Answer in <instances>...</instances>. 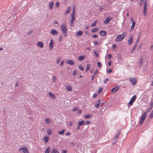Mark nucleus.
I'll return each instance as SVG.
<instances>
[{"mask_svg":"<svg viewBox=\"0 0 153 153\" xmlns=\"http://www.w3.org/2000/svg\"><path fill=\"white\" fill-rule=\"evenodd\" d=\"M127 34L126 32H125L122 34L118 35L116 36V38L115 39V40L116 42H119L122 41L124 39Z\"/></svg>","mask_w":153,"mask_h":153,"instance_id":"1","label":"nucleus"},{"mask_svg":"<svg viewBox=\"0 0 153 153\" xmlns=\"http://www.w3.org/2000/svg\"><path fill=\"white\" fill-rule=\"evenodd\" d=\"M61 29L63 34L65 37L67 36V29L66 24L65 23L62 24L61 26Z\"/></svg>","mask_w":153,"mask_h":153,"instance_id":"2","label":"nucleus"},{"mask_svg":"<svg viewBox=\"0 0 153 153\" xmlns=\"http://www.w3.org/2000/svg\"><path fill=\"white\" fill-rule=\"evenodd\" d=\"M147 113V111H146L143 114V115L142 116L141 118L140 121V125H141V124L144 121L145 119V118L146 117Z\"/></svg>","mask_w":153,"mask_h":153,"instance_id":"3","label":"nucleus"},{"mask_svg":"<svg viewBox=\"0 0 153 153\" xmlns=\"http://www.w3.org/2000/svg\"><path fill=\"white\" fill-rule=\"evenodd\" d=\"M147 1L145 0L144 4L143 14L146 16L147 14Z\"/></svg>","mask_w":153,"mask_h":153,"instance_id":"4","label":"nucleus"},{"mask_svg":"<svg viewBox=\"0 0 153 153\" xmlns=\"http://www.w3.org/2000/svg\"><path fill=\"white\" fill-rule=\"evenodd\" d=\"M131 20L132 22V25L130 29V31H131L133 30L134 29L135 27V25L136 24L134 20V19L133 18H131Z\"/></svg>","mask_w":153,"mask_h":153,"instance_id":"5","label":"nucleus"},{"mask_svg":"<svg viewBox=\"0 0 153 153\" xmlns=\"http://www.w3.org/2000/svg\"><path fill=\"white\" fill-rule=\"evenodd\" d=\"M129 81L133 85H135L137 83V79L135 78L130 77Z\"/></svg>","mask_w":153,"mask_h":153,"instance_id":"6","label":"nucleus"},{"mask_svg":"<svg viewBox=\"0 0 153 153\" xmlns=\"http://www.w3.org/2000/svg\"><path fill=\"white\" fill-rule=\"evenodd\" d=\"M133 40V36L132 34H131L130 35L129 38L128 40V45H130L131 44Z\"/></svg>","mask_w":153,"mask_h":153,"instance_id":"7","label":"nucleus"},{"mask_svg":"<svg viewBox=\"0 0 153 153\" xmlns=\"http://www.w3.org/2000/svg\"><path fill=\"white\" fill-rule=\"evenodd\" d=\"M136 98V96L134 95L131 99L130 101L129 102V104L130 105L133 104V102L135 101Z\"/></svg>","mask_w":153,"mask_h":153,"instance_id":"8","label":"nucleus"},{"mask_svg":"<svg viewBox=\"0 0 153 153\" xmlns=\"http://www.w3.org/2000/svg\"><path fill=\"white\" fill-rule=\"evenodd\" d=\"M138 42H139V41H137V40L135 42V43L134 45L133 46V48L132 50H131V54H132L134 50L136 48V47H137V44H138Z\"/></svg>","mask_w":153,"mask_h":153,"instance_id":"9","label":"nucleus"},{"mask_svg":"<svg viewBox=\"0 0 153 153\" xmlns=\"http://www.w3.org/2000/svg\"><path fill=\"white\" fill-rule=\"evenodd\" d=\"M120 88L118 86H116L111 89V91L113 93H114L117 91Z\"/></svg>","mask_w":153,"mask_h":153,"instance_id":"10","label":"nucleus"},{"mask_svg":"<svg viewBox=\"0 0 153 153\" xmlns=\"http://www.w3.org/2000/svg\"><path fill=\"white\" fill-rule=\"evenodd\" d=\"M54 2L52 1H50L49 5V8L50 10H51L53 9Z\"/></svg>","mask_w":153,"mask_h":153,"instance_id":"11","label":"nucleus"},{"mask_svg":"<svg viewBox=\"0 0 153 153\" xmlns=\"http://www.w3.org/2000/svg\"><path fill=\"white\" fill-rule=\"evenodd\" d=\"M22 150L23 153H28V151L27 148L26 147L21 148L19 149V150Z\"/></svg>","mask_w":153,"mask_h":153,"instance_id":"12","label":"nucleus"},{"mask_svg":"<svg viewBox=\"0 0 153 153\" xmlns=\"http://www.w3.org/2000/svg\"><path fill=\"white\" fill-rule=\"evenodd\" d=\"M66 63L67 64H68L71 65H74V62L73 61L70 59L67 60L66 61Z\"/></svg>","mask_w":153,"mask_h":153,"instance_id":"13","label":"nucleus"},{"mask_svg":"<svg viewBox=\"0 0 153 153\" xmlns=\"http://www.w3.org/2000/svg\"><path fill=\"white\" fill-rule=\"evenodd\" d=\"M121 132V131H118V133L116 135L114 139L115 141H116V142H117L118 140V137L119 134H120Z\"/></svg>","mask_w":153,"mask_h":153,"instance_id":"14","label":"nucleus"},{"mask_svg":"<svg viewBox=\"0 0 153 153\" xmlns=\"http://www.w3.org/2000/svg\"><path fill=\"white\" fill-rule=\"evenodd\" d=\"M50 33L53 35H58V32L55 30L52 29Z\"/></svg>","mask_w":153,"mask_h":153,"instance_id":"15","label":"nucleus"},{"mask_svg":"<svg viewBox=\"0 0 153 153\" xmlns=\"http://www.w3.org/2000/svg\"><path fill=\"white\" fill-rule=\"evenodd\" d=\"M100 103V100H98L97 101V103L94 105V107L98 108L99 107Z\"/></svg>","mask_w":153,"mask_h":153,"instance_id":"16","label":"nucleus"},{"mask_svg":"<svg viewBox=\"0 0 153 153\" xmlns=\"http://www.w3.org/2000/svg\"><path fill=\"white\" fill-rule=\"evenodd\" d=\"M100 34L101 36H104L106 35L107 32L104 30H102L100 32Z\"/></svg>","mask_w":153,"mask_h":153,"instance_id":"17","label":"nucleus"},{"mask_svg":"<svg viewBox=\"0 0 153 153\" xmlns=\"http://www.w3.org/2000/svg\"><path fill=\"white\" fill-rule=\"evenodd\" d=\"M54 44L53 41L52 39H51V40L50 42L49 43V47L51 50L53 46V44Z\"/></svg>","mask_w":153,"mask_h":153,"instance_id":"18","label":"nucleus"},{"mask_svg":"<svg viewBox=\"0 0 153 153\" xmlns=\"http://www.w3.org/2000/svg\"><path fill=\"white\" fill-rule=\"evenodd\" d=\"M71 18L70 21V25L71 26H73L74 25V22L75 20V18L71 17Z\"/></svg>","mask_w":153,"mask_h":153,"instance_id":"19","label":"nucleus"},{"mask_svg":"<svg viewBox=\"0 0 153 153\" xmlns=\"http://www.w3.org/2000/svg\"><path fill=\"white\" fill-rule=\"evenodd\" d=\"M37 45L38 47H39L41 48H42L43 47V43L42 42H39L37 43Z\"/></svg>","mask_w":153,"mask_h":153,"instance_id":"20","label":"nucleus"},{"mask_svg":"<svg viewBox=\"0 0 153 153\" xmlns=\"http://www.w3.org/2000/svg\"><path fill=\"white\" fill-rule=\"evenodd\" d=\"M85 57V55H82L79 57L78 60L79 61H81L83 60Z\"/></svg>","mask_w":153,"mask_h":153,"instance_id":"21","label":"nucleus"},{"mask_svg":"<svg viewBox=\"0 0 153 153\" xmlns=\"http://www.w3.org/2000/svg\"><path fill=\"white\" fill-rule=\"evenodd\" d=\"M110 19L109 17H107L105 19V20L104 21V23L105 24H107L109 23Z\"/></svg>","mask_w":153,"mask_h":153,"instance_id":"22","label":"nucleus"},{"mask_svg":"<svg viewBox=\"0 0 153 153\" xmlns=\"http://www.w3.org/2000/svg\"><path fill=\"white\" fill-rule=\"evenodd\" d=\"M49 94L50 96V97L53 99H54L56 98V96L55 95H54L52 93H51V92H49Z\"/></svg>","mask_w":153,"mask_h":153,"instance_id":"23","label":"nucleus"},{"mask_svg":"<svg viewBox=\"0 0 153 153\" xmlns=\"http://www.w3.org/2000/svg\"><path fill=\"white\" fill-rule=\"evenodd\" d=\"M153 106V102H152L151 103L149 107V108L148 110L146 111H147V112H148L150 111H151L152 108Z\"/></svg>","mask_w":153,"mask_h":153,"instance_id":"24","label":"nucleus"},{"mask_svg":"<svg viewBox=\"0 0 153 153\" xmlns=\"http://www.w3.org/2000/svg\"><path fill=\"white\" fill-rule=\"evenodd\" d=\"M82 33L83 32L82 30H79L78 32L76 33V35L77 36H80L82 35Z\"/></svg>","mask_w":153,"mask_h":153,"instance_id":"25","label":"nucleus"},{"mask_svg":"<svg viewBox=\"0 0 153 153\" xmlns=\"http://www.w3.org/2000/svg\"><path fill=\"white\" fill-rule=\"evenodd\" d=\"M85 123V121L84 120H82L81 121L79 122L78 123V125H79V126L83 125Z\"/></svg>","mask_w":153,"mask_h":153,"instance_id":"26","label":"nucleus"},{"mask_svg":"<svg viewBox=\"0 0 153 153\" xmlns=\"http://www.w3.org/2000/svg\"><path fill=\"white\" fill-rule=\"evenodd\" d=\"M49 137H44V140L45 141V143H47L49 140Z\"/></svg>","mask_w":153,"mask_h":153,"instance_id":"27","label":"nucleus"},{"mask_svg":"<svg viewBox=\"0 0 153 153\" xmlns=\"http://www.w3.org/2000/svg\"><path fill=\"white\" fill-rule=\"evenodd\" d=\"M99 29V28L97 27H96L93 28L91 30V32L93 33L97 31Z\"/></svg>","mask_w":153,"mask_h":153,"instance_id":"28","label":"nucleus"},{"mask_svg":"<svg viewBox=\"0 0 153 153\" xmlns=\"http://www.w3.org/2000/svg\"><path fill=\"white\" fill-rule=\"evenodd\" d=\"M51 149L50 147H48L47 149H46L45 152V153H49V152L50 151Z\"/></svg>","mask_w":153,"mask_h":153,"instance_id":"29","label":"nucleus"},{"mask_svg":"<svg viewBox=\"0 0 153 153\" xmlns=\"http://www.w3.org/2000/svg\"><path fill=\"white\" fill-rule=\"evenodd\" d=\"M71 9V7H69L66 10V11L65 12V14H67L70 12V10Z\"/></svg>","mask_w":153,"mask_h":153,"instance_id":"30","label":"nucleus"},{"mask_svg":"<svg viewBox=\"0 0 153 153\" xmlns=\"http://www.w3.org/2000/svg\"><path fill=\"white\" fill-rule=\"evenodd\" d=\"M90 66L88 64L87 65V67L85 70V71L86 72L88 71L90 69Z\"/></svg>","mask_w":153,"mask_h":153,"instance_id":"31","label":"nucleus"},{"mask_svg":"<svg viewBox=\"0 0 153 153\" xmlns=\"http://www.w3.org/2000/svg\"><path fill=\"white\" fill-rule=\"evenodd\" d=\"M66 89L69 91H71L72 90L71 87L70 85L67 86L66 87Z\"/></svg>","mask_w":153,"mask_h":153,"instance_id":"32","label":"nucleus"},{"mask_svg":"<svg viewBox=\"0 0 153 153\" xmlns=\"http://www.w3.org/2000/svg\"><path fill=\"white\" fill-rule=\"evenodd\" d=\"M97 20L95 21L92 24L91 26V27H94L96 25L97 23Z\"/></svg>","mask_w":153,"mask_h":153,"instance_id":"33","label":"nucleus"},{"mask_svg":"<svg viewBox=\"0 0 153 153\" xmlns=\"http://www.w3.org/2000/svg\"><path fill=\"white\" fill-rule=\"evenodd\" d=\"M61 57L60 56H59L57 57V60H56V63L57 64H58L59 62L60 61V60H61Z\"/></svg>","mask_w":153,"mask_h":153,"instance_id":"34","label":"nucleus"},{"mask_svg":"<svg viewBox=\"0 0 153 153\" xmlns=\"http://www.w3.org/2000/svg\"><path fill=\"white\" fill-rule=\"evenodd\" d=\"M47 133L48 135H51L52 133L51 130L50 129H48L47 130Z\"/></svg>","mask_w":153,"mask_h":153,"instance_id":"35","label":"nucleus"},{"mask_svg":"<svg viewBox=\"0 0 153 153\" xmlns=\"http://www.w3.org/2000/svg\"><path fill=\"white\" fill-rule=\"evenodd\" d=\"M65 131V130L63 129L62 131H59L58 133L59 134H63Z\"/></svg>","mask_w":153,"mask_h":153,"instance_id":"36","label":"nucleus"},{"mask_svg":"<svg viewBox=\"0 0 153 153\" xmlns=\"http://www.w3.org/2000/svg\"><path fill=\"white\" fill-rule=\"evenodd\" d=\"M149 118H153V110L150 113L149 117Z\"/></svg>","mask_w":153,"mask_h":153,"instance_id":"37","label":"nucleus"},{"mask_svg":"<svg viewBox=\"0 0 153 153\" xmlns=\"http://www.w3.org/2000/svg\"><path fill=\"white\" fill-rule=\"evenodd\" d=\"M103 88L102 87L100 88L99 89L98 91V93L100 94L101 93L102 91V90Z\"/></svg>","mask_w":153,"mask_h":153,"instance_id":"38","label":"nucleus"},{"mask_svg":"<svg viewBox=\"0 0 153 153\" xmlns=\"http://www.w3.org/2000/svg\"><path fill=\"white\" fill-rule=\"evenodd\" d=\"M141 33L140 32H139L138 34V37H137V41H139V39H140V36H141Z\"/></svg>","mask_w":153,"mask_h":153,"instance_id":"39","label":"nucleus"},{"mask_svg":"<svg viewBox=\"0 0 153 153\" xmlns=\"http://www.w3.org/2000/svg\"><path fill=\"white\" fill-rule=\"evenodd\" d=\"M45 122L49 124L51 121L49 118H46L45 120Z\"/></svg>","mask_w":153,"mask_h":153,"instance_id":"40","label":"nucleus"},{"mask_svg":"<svg viewBox=\"0 0 153 153\" xmlns=\"http://www.w3.org/2000/svg\"><path fill=\"white\" fill-rule=\"evenodd\" d=\"M98 72V71L97 70H96L94 72L93 74L92 75V76L95 77L96 75L97 74V73Z\"/></svg>","mask_w":153,"mask_h":153,"instance_id":"41","label":"nucleus"},{"mask_svg":"<svg viewBox=\"0 0 153 153\" xmlns=\"http://www.w3.org/2000/svg\"><path fill=\"white\" fill-rule=\"evenodd\" d=\"M91 114H88V115H86L85 116V117L86 119H88L90 117H91Z\"/></svg>","mask_w":153,"mask_h":153,"instance_id":"42","label":"nucleus"},{"mask_svg":"<svg viewBox=\"0 0 153 153\" xmlns=\"http://www.w3.org/2000/svg\"><path fill=\"white\" fill-rule=\"evenodd\" d=\"M104 6H100V7L99 10L100 11H102V10L104 8Z\"/></svg>","mask_w":153,"mask_h":153,"instance_id":"43","label":"nucleus"},{"mask_svg":"<svg viewBox=\"0 0 153 153\" xmlns=\"http://www.w3.org/2000/svg\"><path fill=\"white\" fill-rule=\"evenodd\" d=\"M76 74H77L76 70V69H74L73 72V74L74 75H76Z\"/></svg>","mask_w":153,"mask_h":153,"instance_id":"44","label":"nucleus"},{"mask_svg":"<svg viewBox=\"0 0 153 153\" xmlns=\"http://www.w3.org/2000/svg\"><path fill=\"white\" fill-rule=\"evenodd\" d=\"M63 36L62 35H60L59 38V42H60L61 41L62 39Z\"/></svg>","mask_w":153,"mask_h":153,"instance_id":"45","label":"nucleus"},{"mask_svg":"<svg viewBox=\"0 0 153 153\" xmlns=\"http://www.w3.org/2000/svg\"><path fill=\"white\" fill-rule=\"evenodd\" d=\"M64 63V60H62L60 62V63L59 65L60 66V67H62Z\"/></svg>","mask_w":153,"mask_h":153,"instance_id":"46","label":"nucleus"},{"mask_svg":"<svg viewBox=\"0 0 153 153\" xmlns=\"http://www.w3.org/2000/svg\"><path fill=\"white\" fill-rule=\"evenodd\" d=\"M97 65L99 68H100L102 66V64L99 62H97Z\"/></svg>","mask_w":153,"mask_h":153,"instance_id":"47","label":"nucleus"},{"mask_svg":"<svg viewBox=\"0 0 153 153\" xmlns=\"http://www.w3.org/2000/svg\"><path fill=\"white\" fill-rule=\"evenodd\" d=\"M108 78H105L103 81V83L105 84L106 83L108 82Z\"/></svg>","mask_w":153,"mask_h":153,"instance_id":"48","label":"nucleus"},{"mask_svg":"<svg viewBox=\"0 0 153 153\" xmlns=\"http://www.w3.org/2000/svg\"><path fill=\"white\" fill-rule=\"evenodd\" d=\"M91 123V121L87 120L85 122V125H89Z\"/></svg>","mask_w":153,"mask_h":153,"instance_id":"49","label":"nucleus"},{"mask_svg":"<svg viewBox=\"0 0 153 153\" xmlns=\"http://www.w3.org/2000/svg\"><path fill=\"white\" fill-rule=\"evenodd\" d=\"M79 68L81 70H84V68L81 65H79Z\"/></svg>","mask_w":153,"mask_h":153,"instance_id":"50","label":"nucleus"},{"mask_svg":"<svg viewBox=\"0 0 153 153\" xmlns=\"http://www.w3.org/2000/svg\"><path fill=\"white\" fill-rule=\"evenodd\" d=\"M94 54L97 57H99V55L97 53L96 51H94Z\"/></svg>","mask_w":153,"mask_h":153,"instance_id":"51","label":"nucleus"},{"mask_svg":"<svg viewBox=\"0 0 153 153\" xmlns=\"http://www.w3.org/2000/svg\"><path fill=\"white\" fill-rule=\"evenodd\" d=\"M55 148L53 147V149L51 150V153H55Z\"/></svg>","mask_w":153,"mask_h":153,"instance_id":"52","label":"nucleus"},{"mask_svg":"<svg viewBox=\"0 0 153 153\" xmlns=\"http://www.w3.org/2000/svg\"><path fill=\"white\" fill-rule=\"evenodd\" d=\"M143 61V58L142 57H140V61L139 62L140 64L142 63V62Z\"/></svg>","mask_w":153,"mask_h":153,"instance_id":"53","label":"nucleus"},{"mask_svg":"<svg viewBox=\"0 0 153 153\" xmlns=\"http://www.w3.org/2000/svg\"><path fill=\"white\" fill-rule=\"evenodd\" d=\"M75 13L72 12V13L71 14V17L75 18Z\"/></svg>","mask_w":153,"mask_h":153,"instance_id":"54","label":"nucleus"},{"mask_svg":"<svg viewBox=\"0 0 153 153\" xmlns=\"http://www.w3.org/2000/svg\"><path fill=\"white\" fill-rule=\"evenodd\" d=\"M55 6L56 7H58L59 6V2H57L56 4H55Z\"/></svg>","mask_w":153,"mask_h":153,"instance_id":"55","label":"nucleus"},{"mask_svg":"<svg viewBox=\"0 0 153 153\" xmlns=\"http://www.w3.org/2000/svg\"><path fill=\"white\" fill-rule=\"evenodd\" d=\"M78 108L77 107H74L73 109V111H77L78 110Z\"/></svg>","mask_w":153,"mask_h":153,"instance_id":"56","label":"nucleus"},{"mask_svg":"<svg viewBox=\"0 0 153 153\" xmlns=\"http://www.w3.org/2000/svg\"><path fill=\"white\" fill-rule=\"evenodd\" d=\"M111 57V54H109L108 56V59H110Z\"/></svg>","mask_w":153,"mask_h":153,"instance_id":"57","label":"nucleus"},{"mask_svg":"<svg viewBox=\"0 0 153 153\" xmlns=\"http://www.w3.org/2000/svg\"><path fill=\"white\" fill-rule=\"evenodd\" d=\"M53 81H56V78L55 76H54L53 77Z\"/></svg>","mask_w":153,"mask_h":153,"instance_id":"58","label":"nucleus"},{"mask_svg":"<svg viewBox=\"0 0 153 153\" xmlns=\"http://www.w3.org/2000/svg\"><path fill=\"white\" fill-rule=\"evenodd\" d=\"M54 149H55V153H59V152L57 148H55Z\"/></svg>","mask_w":153,"mask_h":153,"instance_id":"59","label":"nucleus"},{"mask_svg":"<svg viewBox=\"0 0 153 153\" xmlns=\"http://www.w3.org/2000/svg\"><path fill=\"white\" fill-rule=\"evenodd\" d=\"M111 61H109L108 62V64L109 66H111Z\"/></svg>","mask_w":153,"mask_h":153,"instance_id":"60","label":"nucleus"},{"mask_svg":"<svg viewBox=\"0 0 153 153\" xmlns=\"http://www.w3.org/2000/svg\"><path fill=\"white\" fill-rule=\"evenodd\" d=\"M116 46H117L115 44H114L113 45V46L112 47V48L113 49H114L116 48Z\"/></svg>","mask_w":153,"mask_h":153,"instance_id":"61","label":"nucleus"},{"mask_svg":"<svg viewBox=\"0 0 153 153\" xmlns=\"http://www.w3.org/2000/svg\"><path fill=\"white\" fill-rule=\"evenodd\" d=\"M33 32V31L32 30H30V31H29L28 33V35H30V34Z\"/></svg>","mask_w":153,"mask_h":153,"instance_id":"62","label":"nucleus"},{"mask_svg":"<svg viewBox=\"0 0 153 153\" xmlns=\"http://www.w3.org/2000/svg\"><path fill=\"white\" fill-rule=\"evenodd\" d=\"M71 133L69 132H68L67 133H65V134L67 136H69L70 134Z\"/></svg>","mask_w":153,"mask_h":153,"instance_id":"63","label":"nucleus"},{"mask_svg":"<svg viewBox=\"0 0 153 153\" xmlns=\"http://www.w3.org/2000/svg\"><path fill=\"white\" fill-rule=\"evenodd\" d=\"M112 71L111 69H109L108 71V72L109 73H111Z\"/></svg>","mask_w":153,"mask_h":153,"instance_id":"64","label":"nucleus"}]
</instances>
